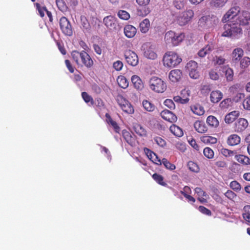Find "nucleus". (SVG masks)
Instances as JSON below:
<instances>
[{
  "mask_svg": "<svg viewBox=\"0 0 250 250\" xmlns=\"http://www.w3.org/2000/svg\"><path fill=\"white\" fill-rule=\"evenodd\" d=\"M164 104L170 109L175 108V104L173 101L170 99H166L164 103Z\"/></svg>",
  "mask_w": 250,
  "mask_h": 250,
  "instance_id": "58",
  "label": "nucleus"
},
{
  "mask_svg": "<svg viewBox=\"0 0 250 250\" xmlns=\"http://www.w3.org/2000/svg\"><path fill=\"white\" fill-rule=\"evenodd\" d=\"M117 82L119 86L124 89L127 88L128 86V82L125 76H118Z\"/></svg>",
  "mask_w": 250,
  "mask_h": 250,
  "instance_id": "33",
  "label": "nucleus"
},
{
  "mask_svg": "<svg viewBox=\"0 0 250 250\" xmlns=\"http://www.w3.org/2000/svg\"><path fill=\"white\" fill-rule=\"evenodd\" d=\"M144 151L146 154V155L147 157L150 160H153L154 157L156 158V154L149 149L147 148H145Z\"/></svg>",
  "mask_w": 250,
  "mask_h": 250,
  "instance_id": "51",
  "label": "nucleus"
},
{
  "mask_svg": "<svg viewBox=\"0 0 250 250\" xmlns=\"http://www.w3.org/2000/svg\"><path fill=\"white\" fill-rule=\"evenodd\" d=\"M225 75L228 81H232L233 79V71L230 68H228L225 71Z\"/></svg>",
  "mask_w": 250,
  "mask_h": 250,
  "instance_id": "49",
  "label": "nucleus"
},
{
  "mask_svg": "<svg viewBox=\"0 0 250 250\" xmlns=\"http://www.w3.org/2000/svg\"><path fill=\"white\" fill-rule=\"evenodd\" d=\"M239 116L238 111H233L227 114L225 117V121L227 124H230L234 122Z\"/></svg>",
  "mask_w": 250,
  "mask_h": 250,
  "instance_id": "24",
  "label": "nucleus"
},
{
  "mask_svg": "<svg viewBox=\"0 0 250 250\" xmlns=\"http://www.w3.org/2000/svg\"><path fill=\"white\" fill-rule=\"evenodd\" d=\"M118 16L120 19L124 20H127L130 18L129 13L125 10H120L118 12Z\"/></svg>",
  "mask_w": 250,
  "mask_h": 250,
  "instance_id": "50",
  "label": "nucleus"
},
{
  "mask_svg": "<svg viewBox=\"0 0 250 250\" xmlns=\"http://www.w3.org/2000/svg\"><path fill=\"white\" fill-rule=\"evenodd\" d=\"M154 140L157 144L160 146L163 147L166 145V141L160 137H156L154 138Z\"/></svg>",
  "mask_w": 250,
  "mask_h": 250,
  "instance_id": "59",
  "label": "nucleus"
},
{
  "mask_svg": "<svg viewBox=\"0 0 250 250\" xmlns=\"http://www.w3.org/2000/svg\"><path fill=\"white\" fill-rule=\"evenodd\" d=\"M244 55L243 50L240 47L235 48L231 53L232 61L235 62H238Z\"/></svg>",
  "mask_w": 250,
  "mask_h": 250,
  "instance_id": "17",
  "label": "nucleus"
},
{
  "mask_svg": "<svg viewBox=\"0 0 250 250\" xmlns=\"http://www.w3.org/2000/svg\"><path fill=\"white\" fill-rule=\"evenodd\" d=\"M60 29L65 36H72L73 33V29L70 21L65 17H62L59 20Z\"/></svg>",
  "mask_w": 250,
  "mask_h": 250,
  "instance_id": "6",
  "label": "nucleus"
},
{
  "mask_svg": "<svg viewBox=\"0 0 250 250\" xmlns=\"http://www.w3.org/2000/svg\"><path fill=\"white\" fill-rule=\"evenodd\" d=\"M221 153L226 158H229L234 156L236 152L227 148H222L220 150Z\"/></svg>",
  "mask_w": 250,
  "mask_h": 250,
  "instance_id": "41",
  "label": "nucleus"
},
{
  "mask_svg": "<svg viewBox=\"0 0 250 250\" xmlns=\"http://www.w3.org/2000/svg\"><path fill=\"white\" fill-rule=\"evenodd\" d=\"M231 99H225L220 103L219 106L222 109H228L231 106Z\"/></svg>",
  "mask_w": 250,
  "mask_h": 250,
  "instance_id": "40",
  "label": "nucleus"
},
{
  "mask_svg": "<svg viewBox=\"0 0 250 250\" xmlns=\"http://www.w3.org/2000/svg\"><path fill=\"white\" fill-rule=\"evenodd\" d=\"M131 81L134 87L137 90H142L144 87V84L140 78L137 75H133L131 77Z\"/></svg>",
  "mask_w": 250,
  "mask_h": 250,
  "instance_id": "25",
  "label": "nucleus"
},
{
  "mask_svg": "<svg viewBox=\"0 0 250 250\" xmlns=\"http://www.w3.org/2000/svg\"><path fill=\"white\" fill-rule=\"evenodd\" d=\"M123 67V63L121 61H117L115 62L113 64V67L116 71H120L122 69Z\"/></svg>",
  "mask_w": 250,
  "mask_h": 250,
  "instance_id": "55",
  "label": "nucleus"
},
{
  "mask_svg": "<svg viewBox=\"0 0 250 250\" xmlns=\"http://www.w3.org/2000/svg\"><path fill=\"white\" fill-rule=\"evenodd\" d=\"M185 37L183 33H176L170 30L166 33L164 39L167 45L170 46H176L183 41Z\"/></svg>",
  "mask_w": 250,
  "mask_h": 250,
  "instance_id": "2",
  "label": "nucleus"
},
{
  "mask_svg": "<svg viewBox=\"0 0 250 250\" xmlns=\"http://www.w3.org/2000/svg\"><path fill=\"white\" fill-rule=\"evenodd\" d=\"M225 61L226 60L221 56H216L215 58H214V61H215V63L219 65L223 64L225 63Z\"/></svg>",
  "mask_w": 250,
  "mask_h": 250,
  "instance_id": "63",
  "label": "nucleus"
},
{
  "mask_svg": "<svg viewBox=\"0 0 250 250\" xmlns=\"http://www.w3.org/2000/svg\"><path fill=\"white\" fill-rule=\"evenodd\" d=\"M56 3L58 9L62 12L67 11L68 7L63 0H56Z\"/></svg>",
  "mask_w": 250,
  "mask_h": 250,
  "instance_id": "39",
  "label": "nucleus"
},
{
  "mask_svg": "<svg viewBox=\"0 0 250 250\" xmlns=\"http://www.w3.org/2000/svg\"><path fill=\"white\" fill-rule=\"evenodd\" d=\"M169 130L171 132L177 137H181L183 135L182 129L179 126L173 124L170 126Z\"/></svg>",
  "mask_w": 250,
  "mask_h": 250,
  "instance_id": "32",
  "label": "nucleus"
},
{
  "mask_svg": "<svg viewBox=\"0 0 250 250\" xmlns=\"http://www.w3.org/2000/svg\"><path fill=\"white\" fill-rule=\"evenodd\" d=\"M223 29L224 31L222 33V37L238 39L243 35V30L241 26L234 21L224 24Z\"/></svg>",
  "mask_w": 250,
  "mask_h": 250,
  "instance_id": "1",
  "label": "nucleus"
},
{
  "mask_svg": "<svg viewBox=\"0 0 250 250\" xmlns=\"http://www.w3.org/2000/svg\"><path fill=\"white\" fill-rule=\"evenodd\" d=\"M240 67L241 68L245 69L250 64V58L244 57L242 60H240Z\"/></svg>",
  "mask_w": 250,
  "mask_h": 250,
  "instance_id": "45",
  "label": "nucleus"
},
{
  "mask_svg": "<svg viewBox=\"0 0 250 250\" xmlns=\"http://www.w3.org/2000/svg\"><path fill=\"white\" fill-rule=\"evenodd\" d=\"M36 9L38 11L40 16L43 18L44 16V12L47 11V9L45 6H42L39 3L35 4Z\"/></svg>",
  "mask_w": 250,
  "mask_h": 250,
  "instance_id": "47",
  "label": "nucleus"
},
{
  "mask_svg": "<svg viewBox=\"0 0 250 250\" xmlns=\"http://www.w3.org/2000/svg\"><path fill=\"white\" fill-rule=\"evenodd\" d=\"M174 100L177 103L184 104L188 102L189 99L188 98L183 99L181 97L178 96L174 97Z\"/></svg>",
  "mask_w": 250,
  "mask_h": 250,
  "instance_id": "61",
  "label": "nucleus"
},
{
  "mask_svg": "<svg viewBox=\"0 0 250 250\" xmlns=\"http://www.w3.org/2000/svg\"><path fill=\"white\" fill-rule=\"evenodd\" d=\"M229 0H211L209 6L212 8L219 9L224 7Z\"/></svg>",
  "mask_w": 250,
  "mask_h": 250,
  "instance_id": "22",
  "label": "nucleus"
},
{
  "mask_svg": "<svg viewBox=\"0 0 250 250\" xmlns=\"http://www.w3.org/2000/svg\"><path fill=\"white\" fill-rule=\"evenodd\" d=\"M194 127L200 133H204L208 131V127L203 121H196L194 124Z\"/></svg>",
  "mask_w": 250,
  "mask_h": 250,
  "instance_id": "21",
  "label": "nucleus"
},
{
  "mask_svg": "<svg viewBox=\"0 0 250 250\" xmlns=\"http://www.w3.org/2000/svg\"><path fill=\"white\" fill-rule=\"evenodd\" d=\"M241 138L237 134H233L229 135L227 139V144L230 146H234L240 143Z\"/></svg>",
  "mask_w": 250,
  "mask_h": 250,
  "instance_id": "23",
  "label": "nucleus"
},
{
  "mask_svg": "<svg viewBox=\"0 0 250 250\" xmlns=\"http://www.w3.org/2000/svg\"><path fill=\"white\" fill-rule=\"evenodd\" d=\"M144 56L149 59L155 60L157 58L155 46L150 43L144 44L142 46Z\"/></svg>",
  "mask_w": 250,
  "mask_h": 250,
  "instance_id": "9",
  "label": "nucleus"
},
{
  "mask_svg": "<svg viewBox=\"0 0 250 250\" xmlns=\"http://www.w3.org/2000/svg\"><path fill=\"white\" fill-rule=\"evenodd\" d=\"M104 23L107 28L110 30L116 28L117 25L116 20L114 17L108 16L104 19Z\"/></svg>",
  "mask_w": 250,
  "mask_h": 250,
  "instance_id": "16",
  "label": "nucleus"
},
{
  "mask_svg": "<svg viewBox=\"0 0 250 250\" xmlns=\"http://www.w3.org/2000/svg\"><path fill=\"white\" fill-rule=\"evenodd\" d=\"M223 93L219 90H213L210 94V101L212 103H218L223 98Z\"/></svg>",
  "mask_w": 250,
  "mask_h": 250,
  "instance_id": "19",
  "label": "nucleus"
},
{
  "mask_svg": "<svg viewBox=\"0 0 250 250\" xmlns=\"http://www.w3.org/2000/svg\"><path fill=\"white\" fill-rule=\"evenodd\" d=\"M230 187L235 191H239L241 189L240 184L236 181H233L230 183Z\"/></svg>",
  "mask_w": 250,
  "mask_h": 250,
  "instance_id": "53",
  "label": "nucleus"
},
{
  "mask_svg": "<svg viewBox=\"0 0 250 250\" xmlns=\"http://www.w3.org/2000/svg\"><path fill=\"white\" fill-rule=\"evenodd\" d=\"M192 112L198 116L203 115L205 113V109L203 106L199 104H196L190 106Z\"/></svg>",
  "mask_w": 250,
  "mask_h": 250,
  "instance_id": "26",
  "label": "nucleus"
},
{
  "mask_svg": "<svg viewBox=\"0 0 250 250\" xmlns=\"http://www.w3.org/2000/svg\"><path fill=\"white\" fill-rule=\"evenodd\" d=\"M186 67L187 70L189 72L192 70L197 69L198 67V64L194 61H190L187 63Z\"/></svg>",
  "mask_w": 250,
  "mask_h": 250,
  "instance_id": "43",
  "label": "nucleus"
},
{
  "mask_svg": "<svg viewBox=\"0 0 250 250\" xmlns=\"http://www.w3.org/2000/svg\"><path fill=\"white\" fill-rule=\"evenodd\" d=\"M126 63L132 66H136L139 63V58L137 54L131 50H126L124 54Z\"/></svg>",
  "mask_w": 250,
  "mask_h": 250,
  "instance_id": "10",
  "label": "nucleus"
},
{
  "mask_svg": "<svg viewBox=\"0 0 250 250\" xmlns=\"http://www.w3.org/2000/svg\"><path fill=\"white\" fill-rule=\"evenodd\" d=\"M81 60L82 63L87 68H90L93 65V61L89 55L85 51H82Z\"/></svg>",
  "mask_w": 250,
  "mask_h": 250,
  "instance_id": "14",
  "label": "nucleus"
},
{
  "mask_svg": "<svg viewBox=\"0 0 250 250\" xmlns=\"http://www.w3.org/2000/svg\"><path fill=\"white\" fill-rule=\"evenodd\" d=\"M175 146L177 149L180 150L182 152H184L186 149V145L180 142L177 143Z\"/></svg>",
  "mask_w": 250,
  "mask_h": 250,
  "instance_id": "64",
  "label": "nucleus"
},
{
  "mask_svg": "<svg viewBox=\"0 0 250 250\" xmlns=\"http://www.w3.org/2000/svg\"><path fill=\"white\" fill-rule=\"evenodd\" d=\"M240 10L241 8L236 4H234L224 15L222 19V22L226 23L230 19L233 18L240 13Z\"/></svg>",
  "mask_w": 250,
  "mask_h": 250,
  "instance_id": "11",
  "label": "nucleus"
},
{
  "mask_svg": "<svg viewBox=\"0 0 250 250\" xmlns=\"http://www.w3.org/2000/svg\"><path fill=\"white\" fill-rule=\"evenodd\" d=\"M219 20L216 16L214 15H206L201 17L198 21L199 26L203 28H210L216 25Z\"/></svg>",
  "mask_w": 250,
  "mask_h": 250,
  "instance_id": "5",
  "label": "nucleus"
},
{
  "mask_svg": "<svg viewBox=\"0 0 250 250\" xmlns=\"http://www.w3.org/2000/svg\"><path fill=\"white\" fill-rule=\"evenodd\" d=\"M150 26L149 20L148 19H145L140 23V30L143 33H146L149 30Z\"/></svg>",
  "mask_w": 250,
  "mask_h": 250,
  "instance_id": "29",
  "label": "nucleus"
},
{
  "mask_svg": "<svg viewBox=\"0 0 250 250\" xmlns=\"http://www.w3.org/2000/svg\"><path fill=\"white\" fill-rule=\"evenodd\" d=\"M199 210L202 213L210 216L211 215V211L204 206H200L198 208Z\"/></svg>",
  "mask_w": 250,
  "mask_h": 250,
  "instance_id": "60",
  "label": "nucleus"
},
{
  "mask_svg": "<svg viewBox=\"0 0 250 250\" xmlns=\"http://www.w3.org/2000/svg\"><path fill=\"white\" fill-rule=\"evenodd\" d=\"M81 23L83 28L86 31L90 29V24L85 16L81 17Z\"/></svg>",
  "mask_w": 250,
  "mask_h": 250,
  "instance_id": "42",
  "label": "nucleus"
},
{
  "mask_svg": "<svg viewBox=\"0 0 250 250\" xmlns=\"http://www.w3.org/2000/svg\"><path fill=\"white\" fill-rule=\"evenodd\" d=\"M249 125L248 121L244 118H240L235 123V130L236 132H240L248 127Z\"/></svg>",
  "mask_w": 250,
  "mask_h": 250,
  "instance_id": "15",
  "label": "nucleus"
},
{
  "mask_svg": "<svg viewBox=\"0 0 250 250\" xmlns=\"http://www.w3.org/2000/svg\"><path fill=\"white\" fill-rule=\"evenodd\" d=\"M188 166L189 169L193 172H197L199 171V167L198 165L192 161L189 162L188 163Z\"/></svg>",
  "mask_w": 250,
  "mask_h": 250,
  "instance_id": "52",
  "label": "nucleus"
},
{
  "mask_svg": "<svg viewBox=\"0 0 250 250\" xmlns=\"http://www.w3.org/2000/svg\"><path fill=\"white\" fill-rule=\"evenodd\" d=\"M142 104L144 109L147 111L152 112L155 108V105L148 100H144Z\"/></svg>",
  "mask_w": 250,
  "mask_h": 250,
  "instance_id": "37",
  "label": "nucleus"
},
{
  "mask_svg": "<svg viewBox=\"0 0 250 250\" xmlns=\"http://www.w3.org/2000/svg\"><path fill=\"white\" fill-rule=\"evenodd\" d=\"M134 129L135 132L140 136H146L147 135L146 129L140 124H136L134 126Z\"/></svg>",
  "mask_w": 250,
  "mask_h": 250,
  "instance_id": "30",
  "label": "nucleus"
},
{
  "mask_svg": "<svg viewBox=\"0 0 250 250\" xmlns=\"http://www.w3.org/2000/svg\"><path fill=\"white\" fill-rule=\"evenodd\" d=\"M161 117L170 123H175L177 120V116L168 110H164L161 112Z\"/></svg>",
  "mask_w": 250,
  "mask_h": 250,
  "instance_id": "13",
  "label": "nucleus"
},
{
  "mask_svg": "<svg viewBox=\"0 0 250 250\" xmlns=\"http://www.w3.org/2000/svg\"><path fill=\"white\" fill-rule=\"evenodd\" d=\"M124 33L125 36L128 38H133L136 33V28L133 25L128 24L124 27Z\"/></svg>",
  "mask_w": 250,
  "mask_h": 250,
  "instance_id": "20",
  "label": "nucleus"
},
{
  "mask_svg": "<svg viewBox=\"0 0 250 250\" xmlns=\"http://www.w3.org/2000/svg\"><path fill=\"white\" fill-rule=\"evenodd\" d=\"M243 106L244 109L250 110V95L244 99L243 102Z\"/></svg>",
  "mask_w": 250,
  "mask_h": 250,
  "instance_id": "54",
  "label": "nucleus"
},
{
  "mask_svg": "<svg viewBox=\"0 0 250 250\" xmlns=\"http://www.w3.org/2000/svg\"><path fill=\"white\" fill-rule=\"evenodd\" d=\"M243 218L248 223H250V206H245L243 209Z\"/></svg>",
  "mask_w": 250,
  "mask_h": 250,
  "instance_id": "35",
  "label": "nucleus"
},
{
  "mask_svg": "<svg viewBox=\"0 0 250 250\" xmlns=\"http://www.w3.org/2000/svg\"><path fill=\"white\" fill-rule=\"evenodd\" d=\"M82 96L84 102L88 103L90 102H93V100L91 96L89 95L86 92H83L82 93Z\"/></svg>",
  "mask_w": 250,
  "mask_h": 250,
  "instance_id": "56",
  "label": "nucleus"
},
{
  "mask_svg": "<svg viewBox=\"0 0 250 250\" xmlns=\"http://www.w3.org/2000/svg\"><path fill=\"white\" fill-rule=\"evenodd\" d=\"M153 179L159 185L163 186H167V184L164 182V177L160 174L155 173L152 175Z\"/></svg>",
  "mask_w": 250,
  "mask_h": 250,
  "instance_id": "38",
  "label": "nucleus"
},
{
  "mask_svg": "<svg viewBox=\"0 0 250 250\" xmlns=\"http://www.w3.org/2000/svg\"><path fill=\"white\" fill-rule=\"evenodd\" d=\"M116 100L120 107L124 112L127 114H132L134 113V108L133 106L129 101L125 98L122 95L118 94L116 96Z\"/></svg>",
  "mask_w": 250,
  "mask_h": 250,
  "instance_id": "7",
  "label": "nucleus"
},
{
  "mask_svg": "<svg viewBox=\"0 0 250 250\" xmlns=\"http://www.w3.org/2000/svg\"><path fill=\"white\" fill-rule=\"evenodd\" d=\"M209 77L213 80H217L219 78V75L216 70H211L209 72Z\"/></svg>",
  "mask_w": 250,
  "mask_h": 250,
  "instance_id": "57",
  "label": "nucleus"
},
{
  "mask_svg": "<svg viewBox=\"0 0 250 250\" xmlns=\"http://www.w3.org/2000/svg\"><path fill=\"white\" fill-rule=\"evenodd\" d=\"M237 23L241 26H246L250 24V12L243 10L239 13L237 18Z\"/></svg>",
  "mask_w": 250,
  "mask_h": 250,
  "instance_id": "12",
  "label": "nucleus"
},
{
  "mask_svg": "<svg viewBox=\"0 0 250 250\" xmlns=\"http://www.w3.org/2000/svg\"><path fill=\"white\" fill-rule=\"evenodd\" d=\"M201 141L205 144H215L217 143L216 138L210 136H203L200 137Z\"/></svg>",
  "mask_w": 250,
  "mask_h": 250,
  "instance_id": "34",
  "label": "nucleus"
},
{
  "mask_svg": "<svg viewBox=\"0 0 250 250\" xmlns=\"http://www.w3.org/2000/svg\"><path fill=\"white\" fill-rule=\"evenodd\" d=\"M149 88L157 93H163L167 89L166 83L161 78L152 77L149 81Z\"/></svg>",
  "mask_w": 250,
  "mask_h": 250,
  "instance_id": "4",
  "label": "nucleus"
},
{
  "mask_svg": "<svg viewBox=\"0 0 250 250\" xmlns=\"http://www.w3.org/2000/svg\"><path fill=\"white\" fill-rule=\"evenodd\" d=\"M235 159L237 162L242 164L245 165L250 164V159L244 155H235Z\"/></svg>",
  "mask_w": 250,
  "mask_h": 250,
  "instance_id": "31",
  "label": "nucleus"
},
{
  "mask_svg": "<svg viewBox=\"0 0 250 250\" xmlns=\"http://www.w3.org/2000/svg\"><path fill=\"white\" fill-rule=\"evenodd\" d=\"M162 164L168 169L174 170L175 169L176 167L174 164L170 163L167 159L163 158L162 160Z\"/></svg>",
  "mask_w": 250,
  "mask_h": 250,
  "instance_id": "48",
  "label": "nucleus"
},
{
  "mask_svg": "<svg viewBox=\"0 0 250 250\" xmlns=\"http://www.w3.org/2000/svg\"><path fill=\"white\" fill-rule=\"evenodd\" d=\"M163 61L165 66L174 67L181 62L182 59L176 52L168 51L165 54Z\"/></svg>",
  "mask_w": 250,
  "mask_h": 250,
  "instance_id": "3",
  "label": "nucleus"
},
{
  "mask_svg": "<svg viewBox=\"0 0 250 250\" xmlns=\"http://www.w3.org/2000/svg\"><path fill=\"white\" fill-rule=\"evenodd\" d=\"M123 137L125 140L130 146H133L134 143V138L130 133L126 130L122 131Z\"/></svg>",
  "mask_w": 250,
  "mask_h": 250,
  "instance_id": "27",
  "label": "nucleus"
},
{
  "mask_svg": "<svg viewBox=\"0 0 250 250\" xmlns=\"http://www.w3.org/2000/svg\"><path fill=\"white\" fill-rule=\"evenodd\" d=\"M212 47L211 45L208 44L204 48L199 50L198 55L199 57L203 58L206 56L207 54L210 53L212 51Z\"/></svg>",
  "mask_w": 250,
  "mask_h": 250,
  "instance_id": "36",
  "label": "nucleus"
},
{
  "mask_svg": "<svg viewBox=\"0 0 250 250\" xmlns=\"http://www.w3.org/2000/svg\"><path fill=\"white\" fill-rule=\"evenodd\" d=\"M182 71L179 69H174L171 70L169 74V79L172 82L179 81L182 77Z\"/></svg>",
  "mask_w": 250,
  "mask_h": 250,
  "instance_id": "18",
  "label": "nucleus"
},
{
  "mask_svg": "<svg viewBox=\"0 0 250 250\" xmlns=\"http://www.w3.org/2000/svg\"><path fill=\"white\" fill-rule=\"evenodd\" d=\"M194 15V11L191 9L184 11L178 16L177 19V23L180 26L185 25L192 20Z\"/></svg>",
  "mask_w": 250,
  "mask_h": 250,
  "instance_id": "8",
  "label": "nucleus"
},
{
  "mask_svg": "<svg viewBox=\"0 0 250 250\" xmlns=\"http://www.w3.org/2000/svg\"><path fill=\"white\" fill-rule=\"evenodd\" d=\"M207 124L211 127L216 128L218 126L219 122L218 119L214 116H208L206 120Z\"/></svg>",
  "mask_w": 250,
  "mask_h": 250,
  "instance_id": "28",
  "label": "nucleus"
},
{
  "mask_svg": "<svg viewBox=\"0 0 250 250\" xmlns=\"http://www.w3.org/2000/svg\"><path fill=\"white\" fill-rule=\"evenodd\" d=\"M71 56L73 59V60L76 62V63L79 65L80 64L79 59H81L82 56V51L79 52L78 51L74 50L71 52Z\"/></svg>",
  "mask_w": 250,
  "mask_h": 250,
  "instance_id": "46",
  "label": "nucleus"
},
{
  "mask_svg": "<svg viewBox=\"0 0 250 250\" xmlns=\"http://www.w3.org/2000/svg\"><path fill=\"white\" fill-rule=\"evenodd\" d=\"M189 144L190 145L193 147L197 151H199L200 149V147L196 143V142L195 139L191 138L190 140H188Z\"/></svg>",
  "mask_w": 250,
  "mask_h": 250,
  "instance_id": "62",
  "label": "nucleus"
},
{
  "mask_svg": "<svg viewBox=\"0 0 250 250\" xmlns=\"http://www.w3.org/2000/svg\"><path fill=\"white\" fill-rule=\"evenodd\" d=\"M203 153L204 156L208 159H212L214 157L213 150L208 147H206L204 149Z\"/></svg>",
  "mask_w": 250,
  "mask_h": 250,
  "instance_id": "44",
  "label": "nucleus"
}]
</instances>
